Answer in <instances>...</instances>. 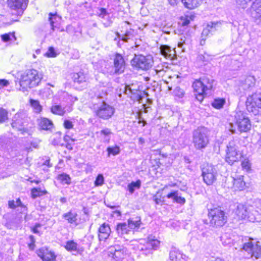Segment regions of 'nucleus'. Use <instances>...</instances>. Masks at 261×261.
<instances>
[{
  "instance_id": "f257e3e1",
  "label": "nucleus",
  "mask_w": 261,
  "mask_h": 261,
  "mask_svg": "<svg viewBox=\"0 0 261 261\" xmlns=\"http://www.w3.org/2000/svg\"><path fill=\"white\" fill-rule=\"evenodd\" d=\"M42 77V75L35 69L26 70L21 75L19 81L20 90L23 92L28 91L38 86Z\"/></svg>"
},
{
  "instance_id": "f03ea898",
  "label": "nucleus",
  "mask_w": 261,
  "mask_h": 261,
  "mask_svg": "<svg viewBox=\"0 0 261 261\" xmlns=\"http://www.w3.org/2000/svg\"><path fill=\"white\" fill-rule=\"evenodd\" d=\"M192 142L195 149L202 150L209 143L208 130L204 127H198L192 133Z\"/></svg>"
},
{
  "instance_id": "7ed1b4c3",
  "label": "nucleus",
  "mask_w": 261,
  "mask_h": 261,
  "mask_svg": "<svg viewBox=\"0 0 261 261\" xmlns=\"http://www.w3.org/2000/svg\"><path fill=\"white\" fill-rule=\"evenodd\" d=\"M246 105L249 113L254 115H261V93L256 92L248 96Z\"/></svg>"
},
{
  "instance_id": "20e7f679",
  "label": "nucleus",
  "mask_w": 261,
  "mask_h": 261,
  "mask_svg": "<svg viewBox=\"0 0 261 261\" xmlns=\"http://www.w3.org/2000/svg\"><path fill=\"white\" fill-rule=\"evenodd\" d=\"M242 157V153L238 150L237 141L234 140L230 141L227 144L226 150V162L232 165L234 162L239 161Z\"/></svg>"
},
{
  "instance_id": "39448f33",
  "label": "nucleus",
  "mask_w": 261,
  "mask_h": 261,
  "mask_svg": "<svg viewBox=\"0 0 261 261\" xmlns=\"http://www.w3.org/2000/svg\"><path fill=\"white\" fill-rule=\"evenodd\" d=\"M208 217L210 224L216 227L223 226L227 222L225 213L219 208H215L209 211Z\"/></svg>"
},
{
  "instance_id": "423d86ee",
  "label": "nucleus",
  "mask_w": 261,
  "mask_h": 261,
  "mask_svg": "<svg viewBox=\"0 0 261 261\" xmlns=\"http://www.w3.org/2000/svg\"><path fill=\"white\" fill-rule=\"evenodd\" d=\"M202 176L204 182L211 185L216 180L217 171L216 167L210 164H204L201 166Z\"/></svg>"
},
{
  "instance_id": "0eeeda50",
  "label": "nucleus",
  "mask_w": 261,
  "mask_h": 261,
  "mask_svg": "<svg viewBox=\"0 0 261 261\" xmlns=\"http://www.w3.org/2000/svg\"><path fill=\"white\" fill-rule=\"evenodd\" d=\"M132 65L142 70H148L151 67L153 58L151 56H144L141 55L136 56L132 60Z\"/></svg>"
},
{
  "instance_id": "6e6552de",
  "label": "nucleus",
  "mask_w": 261,
  "mask_h": 261,
  "mask_svg": "<svg viewBox=\"0 0 261 261\" xmlns=\"http://www.w3.org/2000/svg\"><path fill=\"white\" fill-rule=\"evenodd\" d=\"M235 124L241 133L249 131L251 127L249 119L242 111H238L235 115Z\"/></svg>"
},
{
  "instance_id": "1a4fd4ad",
  "label": "nucleus",
  "mask_w": 261,
  "mask_h": 261,
  "mask_svg": "<svg viewBox=\"0 0 261 261\" xmlns=\"http://www.w3.org/2000/svg\"><path fill=\"white\" fill-rule=\"evenodd\" d=\"M115 109L113 107L103 102L95 111L97 116L103 119H108L112 117L114 114Z\"/></svg>"
},
{
  "instance_id": "9d476101",
  "label": "nucleus",
  "mask_w": 261,
  "mask_h": 261,
  "mask_svg": "<svg viewBox=\"0 0 261 261\" xmlns=\"http://www.w3.org/2000/svg\"><path fill=\"white\" fill-rule=\"evenodd\" d=\"M114 70L111 71V74H119L123 72L125 69V62L123 57L119 54H116L114 59Z\"/></svg>"
},
{
  "instance_id": "9b49d317",
  "label": "nucleus",
  "mask_w": 261,
  "mask_h": 261,
  "mask_svg": "<svg viewBox=\"0 0 261 261\" xmlns=\"http://www.w3.org/2000/svg\"><path fill=\"white\" fill-rule=\"evenodd\" d=\"M28 0H8L9 7L18 11V15H21L26 9Z\"/></svg>"
},
{
  "instance_id": "f8f14e48",
  "label": "nucleus",
  "mask_w": 261,
  "mask_h": 261,
  "mask_svg": "<svg viewBox=\"0 0 261 261\" xmlns=\"http://www.w3.org/2000/svg\"><path fill=\"white\" fill-rule=\"evenodd\" d=\"M251 17L257 23L261 22V0H255L250 8Z\"/></svg>"
},
{
  "instance_id": "ddd939ff",
  "label": "nucleus",
  "mask_w": 261,
  "mask_h": 261,
  "mask_svg": "<svg viewBox=\"0 0 261 261\" xmlns=\"http://www.w3.org/2000/svg\"><path fill=\"white\" fill-rule=\"evenodd\" d=\"M24 120L23 115L19 113H16L12 120L11 123L12 127L21 132L22 134L27 132V129L23 126Z\"/></svg>"
},
{
  "instance_id": "4468645a",
  "label": "nucleus",
  "mask_w": 261,
  "mask_h": 261,
  "mask_svg": "<svg viewBox=\"0 0 261 261\" xmlns=\"http://www.w3.org/2000/svg\"><path fill=\"white\" fill-rule=\"evenodd\" d=\"M160 49L162 55L166 59L172 60L176 58V55L175 50L174 49H171L169 46L167 45H162L160 46Z\"/></svg>"
},
{
  "instance_id": "2eb2a0df",
  "label": "nucleus",
  "mask_w": 261,
  "mask_h": 261,
  "mask_svg": "<svg viewBox=\"0 0 261 261\" xmlns=\"http://www.w3.org/2000/svg\"><path fill=\"white\" fill-rule=\"evenodd\" d=\"M37 254L43 261H56V255L47 249H40L38 250Z\"/></svg>"
},
{
  "instance_id": "dca6fc26",
  "label": "nucleus",
  "mask_w": 261,
  "mask_h": 261,
  "mask_svg": "<svg viewBox=\"0 0 261 261\" xmlns=\"http://www.w3.org/2000/svg\"><path fill=\"white\" fill-rule=\"evenodd\" d=\"M98 232V238L99 241H105L110 236L111 229L108 224L103 223L99 228Z\"/></svg>"
},
{
  "instance_id": "f3484780",
  "label": "nucleus",
  "mask_w": 261,
  "mask_h": 261,
  "mask_svg": "<svg viewBox=\"0 0 261 261\" xmlns=\"http://www.w3.org/2000/svg\"><path fill=\"white\" fill-rule=\"evenodd\" d=\"M236 214L239 218L241 219H248L249 211L246 205L243 204H238L236 210Z\"/></svg>"
},
{
  "instance_id": "a211bd4d",
  "label": "nucleus",
  "mask_w": 261,
  "mask_h": 261,
  "mask_svg": "<svg viewBox=\"0 0 261 261\" xmlns=\"http://www.w3.org/2000/svg\"><path fill=\"white\" fill-rule=\"evenodd\" d=\"M248 219L249 221L253 222H261V209L252 208L249 210Z\"/></svg>"
},
{
  "instance_id": "6ab92c4d",
  "label": "nucleus",
  "mask_w": 261,
  "mask_h": 261,
  "mask_svg": "<svg viewBox=\"0 0 261 261\" xmlns=\"http://www.w3.org/2000/svg\"><path fill=\"white\" fill-rule=\"evenodd\" d=\"M38 122L40 128L43 130H50L54 126L52 121L46 118L41 117Z\"/></svg>"
},
{
  "instance_id": "aec40b11",
  "label": "nucleus",
  "mask_w": 261,
  "mask_h": 261,
  "mask_svg": "<svg viewBox=\"0 0 261 261\" xmlns=\"http://www.w3.org/2000/svg\"><path fill=\"white\" fill-rule=\"evenodd\" d=\"M185 255L175 248L172 249L169 253V258L171 261H185Z\"/></svg>"
},
{
  "instance_id": "412c9836",
  "label": "nucleus",
  "mask_w": 261,
  "mask_h": 261,
  "mask_svg": "<svg viewBox=\"0 0 261 261\" xmlns=\"http://www.w3.org/2000/svg\"><path fill=\"white\" fill-rule=\"evenodd\" d=\"M62 217L67 220L69 223L77 224V214L75 212L70 211L63 214Z\"/></svg>"
},
{
  "instance_id": "4be33fe9",
  "label": "nucleus",
  "mask_w": 261,
  "mask_h": 261,
  "mask_svg": "<svg viewBox=\"0 0 261 261\" xmlns=\"http://www.w3.org/2000/svg\"><path fill=\"white\" fill-rule=\"evenodd\" d=\"M168 199H172L173 202L180 204H184L186 200L184 198L178 196V191H173L166 195Z\"/></svg>"
},
{
  "instance_id": "5701e85b",
  "label": "nucleus",
  "mask_w": 261,
  "mask_h": 261,
  "mask_svg": "<svg viewBox=\"0 0 261 261\" xmlns=\"http://www.w3.org/2000/svg\"><path fill=\"white\" fill-rule=\"evenodd\" d=\"M217 24V22H210V23H208L206 25V27L203 30L201 34V37H206L210 34H212L215 32L217 30L216 25Z\"/></svg>"
},
{
  "instance_id": "b1692460",
  "label": "nucleus",
  "mask_w": 261,
  "mask_h": 261,
  "mask_svg": "<svg viewBox=\"0 0 261 261\" xmlns=\"http://www.w3.org/2000/svg\"><path fill=\"white\" fill-rule=\"evenodd\" d=\"M72 79L74 83L79 84L86 82L88 80V76L83 72L74 73L72 76Z\"/></svg>"
},
{
  "instance_id": "393cba45",
  "label": "nucleus",
  "mask_w": 261,
  "mask_h": 261,
  "mask_svg": "<svg viewBox=\"0 0 261 261\" xmlns=\"http://www.w3.org/2000/svg\"><path fill=\"white\" fill-rule=\"evenodd\" d=\"M184 6L189 9H193L198 7L202 0H182Z\"/></svg>"
},
{
  "instance_id": "a878e982",
  "label": "nucleus",
  "mask_w": 261,
  "mask_h": 261,
  "mask_svg": "<svg viewBox=\"0 0 261 261\" xmlns=\"http://www.w3.org/2000/svg\"><path fill=\"white\" fill-rule=\"evenodd\" d=\"M61 19V17L59 16L56 14H53L51 13L49 14L48 20L50 22L53 31H54L55 28L57 27V25Z\"/></svg>"
},
{
  "instance_id": "bb28decb",
  "label": "nucleus",
  "mask_w": 261,
  "mask_h": 261,
  "mask_svg": "<svg viewBox=\"0 0 261 261\" xmlns=\"http://www.w3.org/2000/svg\"><path fill=\"white\" fill-rule=\"evenodd\" d=\"M194 90L197 93H205L206 91L203 87L200 79L199 80L195 81L193 84Z\"/></svg>"
},
{
  "instance_id": "cd10ccee",
  "label": "nucleus",
  "mask_w": 261,
  "mask_h": 261,
  "mask_svg": "<svg viewBox=\"0 0 261 261\" xmlns=\"http://www.w3.org/2000/svg\"><path fill=\"white\" fill-rule=\"evenodd\" d=\"M141 218L139 217L131 218L128 220L127 225L130 229H135L140 227Z\"/></svg>"
},
{
  "instance_id": "c85d7f7f",
  "label": "nucleus",
  "mask_w": 261,
  "mask_h": 261,
  "mask_svg": "<svg viewBox=\"0 0 261 261\" xmlns=\"http://www.w3.org/2000/svg\"><path fill=\"white\" fill-rule=\"evenodd\" d=\"M127 224L125 223H119L117 225L116 230L118 234L123 236L125 234H128L129 232Z\"/></svg>"
},
{
  "instance_id": "c756f323",
  "label": "nucleus",
  "mask_w": 261,
  "mask_h": 261,
  "mask_svg": "<svg viewBox=\"0 0 261 261\" xmlns=\"http://www.w3.org/2000/svg\"><path fill=\"white\" fill-rule=\"evenodd\" d=\"M201 81L204 87L206 92L208 90H210L213 88V83L214 80L210 79L208 77L204 76L202 78H200Z\"/></svg>"
},
{
  "instance_id": "7c9ffc66",
  "label": "nucleus",
  "mask_w": 261,
  "mask_h": 261,
  "mask_svg": "<svg viewBox=\"0 0 261 261\" xmlns=\"http://www.w3.org/2000/svg\"><path fill=\"white\" fill-rule=\"evenodd\" d=\"M233 185L234 187L240 191L243 190L246 187L245 182L244 181L243 177L240 176V177L234 179Z\"/></svg>"
},
{
  "instance_id": "2f4dec72",
  "label": "nucleus",
  "mask_w": 261,
  "mask_h": 261,
  "mask_svg": "<svg viewBox=\"0 0 261 261\" xmlns=\"http://www.w3.org/2000/svg\"><path fill=\"white\" fill-rule=\"evenodd\" d=\"M50 111L54 114L63 116L65 113V108L59 105H56L51 106Z\"/></svg>"
},
{
  "instance_id": "473e14b6",
  "label": "nucleus",
  "mask_w": 261,
  "mask_h": 261,
  "mask_svg": "<svg viewBox=\"0 0 261 261\" xmlns=\"http://www.w3.org/2000/svg\"><path fill=\"white\" fill-rule=\"evenodd\" d=\"M255 85V79L253 76H249L246 78L243 84V88L245 90L248 89L253 87Z\"/></svg>"
},
{
  "instance_id": "72a5a7b5",
  "label": "nucleus",
  "mask_w": 261,
  "mask_h": 261,
  "mask_svg": "<svg viewBox=\"0 0 261 261\" xmlns=\"http://www.w3.org/2000/svg\"><path fill=\"white\" fill-rule=\"evenodd\" d=\"M8 205L9 207L11 208H15L16 207L20 206L23 208V210L22 211V212L25 211H26L27 210L26 206L21 203L20 199L19 198L17 199L16 201H14V200L9 201Z\"/></svg>"
},
{
  "instance_id": "f704fd0d",
  "label": "nucleus",
  "mask_w": 261,
  "mask_h": 261,
  "mask_svg": "<svg viewBox=\"0 0 261 261\" xmlns=\"http://www.w3.org/2000/svg\"><path fill=\"white\" fill-rule=\"evenodd\" d=\"M160 243L159 241L152 239L151 237H149L148 238L147 247V248H150L151 247L152 249L156 250L159 246Z\"/></svg>"
},
{
  "instance_id": "c9c22d12",
  "label": "nucleus",
  "mask_w": 261,
  "mask_h": 261,
  "mask_svg": "<svg viewBox=\"0 0 261 261\" xmlns=\"http://www.w3.org/2000/svg\"><path fill=\"white\" fill-rule=\"evenodd\" d=\"M253 256L256 259L261 258V242H257L254 245L253 250L252 256Z\"/></svg>"
},
{
  "instance_id": "e433bc0d",
  "label": "nucleus",
  "mask_w": 261,
  "mask_h": 261,
  "mask_svg": "<svg viewBox=\"0 0 261 261\" xmlns=\"http://www.w3.org/2000/svg\"><path fill=\"white\" fill-rule=\"evenodd\" d=\"M225 103V100L224 98H216L215 99L212 103V106L217 109H220L223 108Z\"/></svg>"
},
{
  "instance_id": "4c0bfd02",
  "label": "nucleus",
  "mask_w": 261,
  "mask_h": 261,
  "mask_svg": "<svg viewBox=\"0 0 261 261\" xmlns=\"http://www.w3.org/2000/svg\"><path fill=\"white\" fill-rule=\"evenodd\" d=\"M212 59V56L204 52L203 54H200L198 56L197 60L202 63L208 62Z\"/></svg>"
},
{
  "instance_id": "58836bf2",
  "label": "nucleus",
  "mask_w": 261,
  "mask_h": 261,
  "mask_svg": "<svg viewBox=\"0 0 261 261\" xmlns=\"http://www.w3.org/2000/svg\"><path fill=\"white\" fill-rule=\"evenodd\" d=\"M141 186V181L138 180L136 182L133 181L128 185V190L131 194H133L135 189H139Z\"/></svg>"
},
{
  "instance_id": "ea45409f",
  "label": "nucleus",
  "mask_w": 261,
  "mask_h": 261,
  "mask_svg": "<svg viewBox=\"0 0 261 261\" xmlns=\"http://www.w3.org/2000/svg\"><path fill=\"white\" fill-rule=\"evenodd\" d=\"M127 250L125 248H122L121 250L119 251H117L116 252H114V253H112V257L115 259H121L124 257L125 254H126Z\"/></svg>"
},
{
  "instance_id": "a19ab883",
  "label": "nucleus",
  "mask_w": 261,
  "mask_h": 261,
  "mask_svg": "<svg viewBox=\"0 0 261 261\" xmlns=\"http://www.w3.org/2000/svg\"><path fill=\"white\" fill-rule=\"evenodd\" d=\"M254 245L251 242L246 243L244 244L242 249L247 252L251 256H252L253 250L254 249Z\"/></svg>"
},
{
  "instance_id": "79ce46f5",
  "label": "nucleus",
  "mask_w": 261,
  "mask_h": 261,
  "mask_svg": "<svg viewBox=\"0 0 261 261\" xmlns=\"http://www.w3.org/2000/svg\"><path fill=\"white\" fill-rule=\"evenodd\" d=\"M46 193V191H42L40 189L33 188L31 190L32 196L33 198H36L38 197L42 196L45 194Z\"/></svg>"
},
{
  "instance_id": "37998d69",
  "label": "nucleus",
  "mask_w": 261,
  "mask_h": 261,
  "mask_svg": "<svg viewBox=\"0 0 261 261\" xmlns=\"http://www.w3.org/2000/svg\"><path fill=\"white\" fill-rule=\"evenodd\" d=\"M30 103L32 107L34 108L36 113H40L42 111V107L38 100L31 99Z\"/></svg>"
},
{
  "instance_id": "c03bdc74",
  "label": "nucleus",
  "mask_w": 261,
  "mask_h": 261,
  "mask_svg": "<svg viewBox=\"0 0 261 261\" xmlns=\"http://www.w3.org/2000/svg\"><path fill=\"white\" fill-rule=\"evenodd\" d=\"M65 248L69 251H76L77 248V244L73 241H68L66 243Z\"/></svg>"
},
{
  "instance_id": "a18cd8bd",
  "label": "nucleus",
  "mask_w": 261,
  "mask_h": 261,
  "mask_svg": "<svg viewBox=\"0 0 261 261\" xmlns=\"http://www.w3.org/2000/svg\"><path fill=\"white\" fill-rule=\"evenodd\" d=\"M194 16L193 15L181 16L180 17V20L181 21L182 26L188 25L190 23V21L194 19Z\"/></svg>"
},
{
  "instance_id": "49530a36",
  "label": "nucleus",
  "mask_w": 261,
  "mask_h": 261,
  "mask_svg": "<svg viewBox=\"0 0 261 261\" xmlns=\"http://www.w3.org/2000/svg\"><path fill=\"white\" fill-rule=\"evenodd\" d=\"M107 150L108 152V156H110V154L116 155L119 153L120 148L117 146H115L114 147H109L107 148Z\"/></svg>"
},
{
  "instance_id": "de8ad7c7",
  "label": "nucleus",
  "mask_w": 261,
  "mask_h": 261,
  "mask_svg": "<svg viewBox=\"0 0 261 261\" xmlns=\"http://www.w3.org/2000/svg\"><path fill=\"white\" fill-rule=\"evenodd\" d=\"M58 179L63 184H69L70 183V178L66 174H61L58 175Z\"/></svg>"
},
{
  "instance_id": "09e8293b",
  "label": "nucleus",
  "mask_w": 261,
  "mask_h": 261,
  "mask_svg": "<svg viewBox=\"0 0 261 261\" xmlns=\"http://www.w3.org/2000/svg\"><path fill=\"white\" fill-rule=\"evenodd\" d=\"M2 40L5 42H8L12 40V38L14 39V40H16V38L15 36L14 33H9L8 34H5L4 35H2L1 36Z\"/></svg>"
},
{
  "instance_id": "8fccbe9b",
  "label": "nucleus",
  "mask_w": 261,
  "mask_h": 261,
  "mask_svg": "<svg viewBox=\"0 0 261 261\" xmlns=\"http://www.w3.org/2000/svg\"><path fill=\"white\" fill-rule=\"evenodd\" d=\"M8 119V112L3 108H0V123L4 122Z\"/></svg>"
},
{
  "instance_id": "3c124183",
  "label": "nucleus",
  "mask_w": 261,
  "mask_h": 261,
  "mask_svg": "<svg viewBox=\"0 0 261 261\" xmlns=\"http://www.w3.org/2000/svg\"><path fill=\"white\" fill-rule=\"evenodd\" d=\"M242 167L244 169H245L247 171H248L251 168V163L248 159L245 158L242 162Z\"/></svg>"
},
{
  "instance_id": "603ef678",
  "label": "nucleus",
  "mask_w": 261,
  "mask_h": 261,
  "mask_svg": "<svg viewBox=\"0 0 261 261\" xmlns=\"http://www.w3.org/2000/svg\"><path fill=\"white\" fill-rule=\"evenodd\" d=\"M251 0H236L237 4L241 8L245 9Z\"/></svg>"
},
{
  "instance_id": "864d4df0",
  "label": "nucleus",
  "mask_w": 261,
  "mask_h": 261,
  "mask_svg": "<svg viewBox=\"0 0 261 261\" xmlns=\"http://www.w3.org/2000/svg\"><path fill=\"white\" fill-rule=\"evenodd\" d=\"M104 178L102 174H98L94 182L95 186H100L103 184Z\"/></svg>"
},
{
  "instance_id": "5fc2aeb1",
  "label": "nucleus",
  "mask_w": 261,
  "mask_h": 261,
  "mask_svg": "<svg viewBox=\"0 0 261 261\" xmlns=\"http://www.w3.org/2000/svg\"><path fill=\"white\" fill-rule=\"evenodd\" d=\"M154 71L156 74L161 75L165 72L164 66L162 64L159 65L155 67Z\"/></svg>"
},
{
  "instance_id": "6e6d98bb",
  "label": "nucleus",
  "mask_w": 261,
  "mask_h": 261,
  "mask_svg": "<svg viewBox=\"0 0 261 261\" xmlns=\"http://www.w3.org/2000/svg\"><path fill=\"white\" fill-rule=\"evenodd\" d=\"M124 93L128 95L135 94L136 93L135 90H132L129 86L127 85L124 87Z\"/></svg>"
},
{
  "instance_id": "4d7b16f0",
  "label": "nucleus",
  "mask_w": 261,
  "mask_h": 261,
  "mask_svg": "<svg viewBox=\"0 0 261 261\" xmlns=\"http://www.w3.org/2000/svg\"><path fill=\"white\" fill-rule=\"evenodd\" d=\"M122 248H125V247L123 246H111L109 248V252L112 254L113 253H114V252H116L117 251H119L120 250H121Z\"/></svg>"
},
{
  "instance_id": "13d9d810",
  "label": "nucleus",
  "mask_w": 261,
  "mask_h": 261,
  "mask_svg": "<svg viewBox=\"0 0 261 261\" xmlns=\"http://www.w3.org/2000/svg\"><path fill=\"white\" fill-rule=\"evenodd\" d=\"M47 56L49 57H55L56 54L55 51V49L53 47H49L47 53H46Z\"/></svg>"
},
{
  "instance_id": "bf43d9fd",
  "label": "nucleus",
  "mask_w": 261,
  "mask_h": 261,
  "mask_svg": "<svg viewBox=\"0 0 261 261\" xmlns=\"http://www.w3.org/2000/svg\"><path fill=\"white\" fill-rule=\"evenodd\" d=\"M64 126L66 129H71L73 127V125L70 121L65 120L64 122Z\"/></svg>"
},
{
  "instance_id": "052dcab7",
  "label": "nucleus",
  "mask_w": 261,
  "mask_h": 261,
  "mask_svg": "<svg viewBox=\"0 0 261 261\" xmlns=\"http://www.w3.org/2000/svg\"><path fill=\"white\" fill-rule=\"evenodd\" d=\"M64 140L67 143H74L75 141L74 139L71 138L69 135H66L64 137Z\"/></svg>"
},
{
  "instance_id": "680f3d73",
  "label": "nucleus",
  "mask_w": 261,
  "mask_h": 261,
  "mask_svg": "<svg viewBox=\"0 0 261 261\" xmlns=\"http://www.w3.org/2000/svg\"><path fill=\"white\" fill-rule=\"evenodd\" d=\"M132 35V33L130 32H127L125 34V35L122 37L121 40L124 42H127L128 39H129L130 36Z\"/></svg>"
},
{
  "instance_id": "e2e57ef3",
  "label": "nucleus",
  "mask_w": 261,
  "mask_h": 261,
  "mask_svg": "<svg viewBox=\"0 0 261 261\" xmlns=\"http://www.w3.org/2000/svg\"><path fill=\"white\" fill-rule=\"evenodd\" d=\"M206 94L207 92H206L205 93H197L196 95V98L198 101L201 102L203 100L204 96L206 95Z\"/></svg>"
},
{
  "instance_id": "0e129e2a",
  "label": "nucleus",
  "mask_w": 261,
  "mask_h": 261,
  "mask_svg": "<svg viewBox=\"0 0 261 261\" xmlns=\"http://www.w3.org/2000/svg\"><path fill=\"white\" fill-rule=\"evenodd\" d=\"M9 84L8 81L6 80H0V89L7 87Z\"/></svg>"
},
{
  "instance_id": "69168bd1",
  "label": "nucleus",
  "mask_w": 261,
  "mask_h": 261,
  "mask_svg": "<svg viewBox=\"0 0 261 261\" xmlns=\"http://www.w3.org/2000/svg\"><path fill=\"white\" fill-rule=\"evenodd\" d=\"M100 134L105 136H109L112 134V132L109 128H105L100 131Z\"/></svg>"
},
{
  "instance_id": "338daca9",
  "label": "nucleus",
  "mask_w": 261,
  "mask_h": 261,
  "mask_svg": "<svg viewBox=\"0 0 261 261\" xmlns=\"http://www.w3.org/2000/svg\"><path fill=\"white\" fill-rule=\"evenodd\" d=\"M225 238V236H223L221 237V240L222 242V244H223L224 246H227L229 244H230L231 243V240L230 239H228L227 240V241H224L223 240H224Z\"/></svg>"
},
{
  "instance_id": "774afa93",
  "label": "nucleus",
  "mask_w": 261,
  "mask_h": 261,
  "mask_svg": "<svg viewBox=\"0 0 261 261\" xmlns=\"http://www.w3.org/2000/svg\"><path fill=\"white\" fill-rule=\"evenodd\" d=\"M30 239L31 240L32 243L29 244V247L31 249L33 250L34 249V247L35 246V245H34L35 240H34V237L32 236H30Z\"/></svg>"
}]
</instances>
